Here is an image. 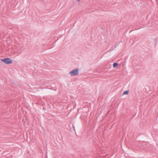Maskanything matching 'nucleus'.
Listing matches in <instances>:
<instances>
[{"label": "nucleus", "mask_w": 158, "mask_h": 158, "mask_svg": "<svg viewBox=\"0 0 158 158\" xmlns=\"http://www.w3.org/2000/svg\"><path fill=\"white\" fill-rule=\"evenodd\" d=\"M2 61L6 64H10L12 63V60L9 58H6L1 60Z\"/></svg>", "instance_id": "f03ea898"}, {"label": "nucleus", "mask_w": 158, "mask_h": 158, "mask_svg": "<svg viewBox=\"0 0 158 158\" xmlns=\"http://www.w3.org/2000/svg\"><path fill=\"white\" fill-rule=\"evenodd\" d=\"M80 0H77L78 1H79Z\"/></svg>", "instance_id": "39448f33"}, {"label": "nucleus", "mask_w": 158, "mask_h": 158, "mask_svg": "<svg viewBox=\"0 0 158 158\" xmlns=\"http://www.w3.org/2000/svg\"><path fill=\"white\" fill-rule=\"evenodd\" d=\"M118 65V64L117 63H114L113 64V67H116V66H117Z\"/></svg>", "instance_id": "7ed1b4c3"}, {"label": "nucleus", "mask_w": 158, "mask_h": 158, "mask_svg": "<svg viewBox=\"0 0 158 158\" xmlns=\"http://www.w3.org/2000/svg\"><path fill=\"white\" fill-rule=\"evenodd\" d=\"M79 71L78 69H73L69 72V74L71 76H76L78 74Z\"/></svg>", "instance_id": "f257e3e1"}, {"label": "nucleus", "mask_w": 158, "mask_h": 158, "mask_svg": "<svg viewBox=\"0 0 158 158\" xmlns=\"http://www.w3.org/2000/svg\"><path fill=\"white\" fill-rule=\"evenodd\" d=\"M128 93V91H126L125 92H124L123 94H127Z\"/></svg>", "instance_id": "20e7f679"}]
</instances>
